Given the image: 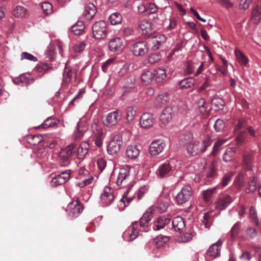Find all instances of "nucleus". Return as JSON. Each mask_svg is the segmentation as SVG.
<instances>
[{
	"instance_id": "1",
	"label": "nucleus",
	"mask_w": 261,
	"mask_h": 261,
	"mask_svg": "<svg viewBox=\"0 0 261 261\" xmlns=\"http://www.w3.org/2000/svg\"><path fill=\"white\" fill-rule=\"evenodd\" d=\"M77 146L71 143L62 148L59 152V159L61 166H68L71 161L72 156L76 152Z\"/></svg>"
},
{
	"instance_id": "2",
	"label": "nucleus",
	"mask_w": 261,
	"mask_h": 261,
	"mask_svg": "<svg viewBox=\"0 0 261 261\" xmlns=\"http://www.w3.org/2000/svg\"><path fill=\"white\" fill-rule=\"evenodd\" d=\"M91 139L95 145L100 148L103 145V140L105 137L102 127L94 121L91 124Z\"/></svg>"
},
{
	"instance_id": "3",
	"label": "nucleus",
	"mask_w": 261,
	"mask_h": 261,
	"mask_svg": "<svg viewBox=\"0 0 261 261\" xmlns=\"http://www.w3.org/2000/svg\"><path fill=\"white\" fill-rule=\"evenodd\" d=\"M117 186L121 188L128 187L133 185L130 182V171L128 166L125 165L119 169L116 180Z\"/></svg>"
},
{
	"instance_id": "4",
	"label": "nucleus",
	"mask_w": 261,
	"mask_h": 261,
	"mask_svg": "<svg viewBox=\"0 0 261 261\" xmlns=\"http://www.w3.org/2000/svg\"><path fill=\"white\" fill-rule=\"evenodd\" d=\"M76 178L77 181L75 182V185L80 188H84L85 186L91 184L93 181V177L84 167L79 169Z\"/></svg>"
},
{
	"instance_id": "5",
	"label": "nucleus",
	"mask_w": 261,
	"mask_h": 261,
	"mask_svg": "<svg viewBox=\"0 0 261 261\" xmlns=\"http://www.w3.org/2000/svg\"><path fill=\"white\" fill-rule=\"evenodd\" d=\"M108 33L106 22L99 20L95 22L92 26V35L96 39H105Z\"/></svg>"
},
{
	"instance_id": "6",
	"label": "nucleus",
	"mask_w": 261,
	"mask_h": 261,
	"mask_svg": "<svg viewBox=\"0 0 261 261\" xmlns=\"http://www.w3.org/2000/svg\"><path fill=\"white\" fill-rule=\"evenodd\" d=\"M117 196V191L108 186L104 188L103 193L100 196V203L102 206H107L111 204Z\"/></svg>"
},
{
	"instance_id": "7",
	"label": "nucleus",
	"mask_w": 261,
	"mask_h": 261,
	"mask_svg": "<svg viewBox=\"0 0 261 261\" xmlns=\"http://www.w3.org/2000/svg\"><path fill=\"white\" fill-rule=\"evenodd\" d=\"M193 191L189 185L184 186L175 197L177 204L181 205L188 202L193 196Z\"/></svg>"
},
{
	"instance_id": "8",
	"label": "nucleus",
	"mask_w": 261,
	"mask_h": 261,
	"mask_svg": "<svg viewBox=\"0 0 261 261\" xmlns=\"http://www.w3.org/2000/svg\"><path fill=\"white\" fill-rule=\"evenodd\" d=\"M83 210V204L78 199H76L72 201L68 204L66 212L69 217L73 218L79 217Z\"/></svg>"
},
{
	"instance_id": "9",
	"label": "nucleus",
	"mask_w": 261,
	"mask_h": 261,
	"mask_svg": "<svg viewBox=\"0 0 261 261\" xmlns=\"http://www.w3.org/2000/svg\"><path fill=\"white\" fill-rule=\"evenodd\" d=\"M122 144V137L118 134L114 135L108 145V153L111 155L116 154L120 151Z\"/></svg>"
},
{
	"instance_id": "10",
	"label": "nucleus",
	"mask_w": 261,
	"mask_h": 261,
	"mask_svg": "<svg viewBox=\"0 0 261 261\" xmlns=\"http://www.w3.org/2000/svg\"><path fill=\"white\" fill-rule=\"evenodd\" d=\"M223 242L219 239L217 242L212 244L205 252V257L210 259L219 257L221 255V250Z\"/></svg>"
},
{
	"instance_id": "11",
	"label": "nucleus",
	"mask_w": 261,
	"mask_h": 261,
	"mask_svg": "<svg viewBox=\"0 0 261 261\" xmlns=\"http://www.w3.org/2000/svg\"><path fill=\"white\" fill-rule=\"evenodd\" d=\"M153 206L149 207L138 221L140 228L142 229V231H146L149 227L150 222L153 218Z\"/></svg>"
},
{
	"instance_id": "12",
	"label": "nucleus",
	"mask_w": 261,
	"mask_h": 261,
	"mask_svg": "<svg viewBox=\"0 0 261 261\" xmlns=\"http://www.w3.org/2000/svg\"><path fill=\"white\" fill-rule=\"evenodd\" d=\"M121 119V113L118 110L108 113L103 121V124L111 127L116 125Z\"/></svg>"
},
{
	"instance_id": "13",
	"label": "nucleus",
	"mask_w": 261,
	"mask_h": 261,
	"mask_svg": "<svg viewBox=\"0 0 261 261\" xmlns=\"http://www.w3.org/2000/svg\"><path fill=\"white\" fill-rule=\"evenodd\" d=\"M233 201V198L227 194H224L215 202V209L223 211L226 209Z\"/></svg>"
},
{
	"instance_id": "14",
	"label": "nucleus",
	"mask_w": 261,
	"mask_h": 261,
	"mask_svg": "<svg viewBox=\"0 0 261 261\" xmlns=\"http://www.w3.org/2000/svg\"><path fill=\"white\" fill-rule=\"evenodd\" d=\"M131 49L135 56H142L148 52V47L146 42L141 41L134 43Z\"/></svg>"
},
{
	"instance_id": "15",
	"label": "nucleus",
	"mask_w": 261,
	"mask_h": 261,
	"mask_svg": "<svg viewBox=\"0 0 261 261\" xmlns=\"http://www.w3.org/2000/svg\"><path fill=\"white\" fill-rule=\"evenodd\" d=\"M165 142L160 139L153 141L149 146V153L156 156L161 153L165 147Z\"/></svg>"
},
{
	"instance_id": "16",
	"label": "nucleus",
	"mask_w": 261,
	"mask_h": 261,
	"mask_svg": "<svg viewBox=\"0 0 261 261\" xmlns=\"http://www.w3.org/2000/svg\"><path fill=\"white\" fill-rule=\"evenodd\" d=\"M254 152L248 151L245 152L243 155V168L248 171L253 170V162L254 159Z\"/></svg>"
},
{
	"instance_id": "17",
	"label": "nucleus",
	"mask_w": 261,
	"mask_h": 261,
	"mask_svg": "<svg viewBox=\"0 0 261 261\" xmlns=\"http://www.w3.org/2000/svg\"><path fill=\"white\" fill-rule=\"evenodd\" d=\"M172 170V166L169 161H167L161 164L156 171L158 177L163 178L169 176Z\"/></svg>"
},
{
	"instance_id": "18",
	"label": "nucleus",
	"mask_w": 261,
	"mask_h": 261,
	"mask_svg": "<svg viewBox=\"0 0 261 261\" xmlns=\"http://www.w3.org/2000/svg\"><path fill=\"white\" fill-rule=\"evenodd\" d=\"M139 231H142V229L140 228L139 222L134 221L132 223V225L128 227L125 232V234H128V240L132 241L138 236Z\"/></svg>"
},
{
	"instance_id": "19",
	"label": "nucleus",
	"mask_w": 261,
	"mask_h": 261,
	"mask_svg": "<svg viewBox=\"0 0 261 261\" xmlns=\"http://www.w3.org/2000/svg\"><path fill=\"white\" fill-rule=\"evenodd\" d=\"M174 114L171 107H166L160 115V120L162 124L166 125L172 119Z\"/></svg>"
},
{
	"instance_id": "20",
	"label": "nucleus",
	"mask_w": 261,
	"mask_h": 261,
	"mask_svg": "<svg viewBox=\"0 0 261 261\" xmlns=\"http://www.w3.org/2000/svg\"><path fill=\"white\" fill-rule=\"evenodd\" d=\"M154 122V118L150 113H144L141 117L140 125L143 128H149L153 126Z\"/></svg>"
},
{
	"instance_id": "21",
	"label": "nucleus",
	"mask_w": 261,
	"mask_h": 261,
	"mask_svg": "<svg viewBox=\"0 0 261 261\" xmlns=\"http://www.w3.org/2000/svg\"><path fill=\"white\" fill-rule=\"evenodd\" d=\"M97 12V9L93 3L87 4L83 13V16L87 20L92 19Z\"/></svg>"
},
{
	"instance_id": "22",
	"label": "nucleus",
	"mask_w": 261,
	"mask_h": 261,
	"mask_svg": "<svg viewBox=\"0 0 261 261\" xmlns=\"http://www.w3.org/2000/svg\"><path fill=\"white\" fill-rule=\"evenodd\" d=\"M170 100V95L167 93H164L158 95L154 101V105L159 108H161L167 105Z\"/></svg>"
},
{
	"instance_id": "23",
	"label": "nucleus",
	"mask_w": 261,
	"mask_h": 261,
	"mask_svg": "<svg viewBox=\"0 0 261 261\" xmlns=\"http://www.w3.org/2000/svg\"><path fill=\"white\" fill-rule=\"evenodd\" d=\"M139 28L142 31V34L146 36V37H150L152 33V24L148 21L143 20L139 22Z\"/></svg>"
},
{
	"instance_id": "24",
	"label": "nucleus",
	"mask_w": 261,
	"mask_h": 261,
	"mask_svg": "<svg viewBox=\"0 0 261 261\" xmlns=\"http://www.w3.org/2000/svg\"><path fill=\"white\" fill-rule=\"evenodd\" d=\"M133 186V185H132L127 188L120 200V202L123 203L124 207L127 206L135 198L134 192L132 190Z\"/></svg>"
},
{
	"instance_id": "25",
	"label": "nucleus",
	"mask_w": 261,
	"mask_h": 261,
	"mask_svg": "<svg viewBox=\"0 0 261 261\" xmlns=\"http://www.w3.org/2000/svg\"><path fill=\"white\" fill-rule=\"evenodd\" d=\"M76 71L71 67L65 65L63 73V81L64 83L69 84L73 77L76 76Z\"/></svg>"
},
{
	"instance_id": "26",
	"label": "nucleus",
	"mask_w": 261,
	"mask_h": 261,
	"mask_svg": "<svg viewBox=\"0 0 261 261\" xmlns=\"http://www.w3.org/2000/svg\"><path fill=\"white\" fill-rule=\"evenodd\" d=\"M170 219L166 216L159 217L156 221L154 222L153 229L154 230H159L163 228L166 225L169 224Z\"/></svg>"
},
{
	"instance_id": "27",
	"label": "nucleus",
	"mask_w": 261,
	"mask_h": 261,
	"mask_svg": "<svg viewBox=\"0 0 261 261\" xmlns=\"http://www.w3.org/2000/svg\"><path fill=\"white\" fill-rule=\"evenodd\" d=\"M167 38L163 34H158L154 36L151 40L152 44V49L153 50H156L160 48L162 44L165 42Z\"/></svg>"
},
{
	"instance_id": "28",
	"label": "nucleus",
	"mask_w": 261,
	"mask_h": 261,
	"mask_svg": "<svg viewBox=\"0 0 261 261\" xmlns=\"http://www.w3.org/2000/svg\"><path fill=\"white\" fill-rule=\"evenodd\" d=\"M140 153L139 149L136 145H129L126 150V155L129 159H135L137 158Z\"/></svg>"
},
{
	"instance_id": "29",
	"label": "nucleus",
	"mask_w": 261,
	"mask_h": 261,
	"mask_svg": "<svg viewBox=\"0 0 261 261\" xmlns=\"http://www.w3.org/2000/svg\"><path fill=\"white\" fill-rule=\"evenodd\" d=\"M212 143V140L209 135L206 136L200 143L197 141L198 147L199 150V154L204 152Z\"/></svg>"
},
{
	"instance_id": "30",
	"label": "nucleus",
	"mask_w": 261,
	"mask_h": 261,
	"mask_svg": "<svg viewBox=\"0 0 261 261\" xmlns=\"http://www.w3.org/2000/svg\"><path fill=\"white\" fill-rule=\"evenodd\" d=\"M89 148V144L86 142H83L79 147H77L76 152L79 159H83L88 153Z\"/></svg>"
},
{
	"instance_id": "31",
	"label": "nucleus",
	"mask_w": 261,
	"mask_h": 261,
	"mask_svg": "<svg viewBox=\"0 0 261 261\" xmlns=\"http://www.w3.org/2000/svg\"><path fill=\"white\" fill-rule=\"evenodd\" d=\"M173 228L175 231H179L185 227L184 219L179 216L175 217L172 222Z\"/></svg>"
},
{
	"instance_id": "32",
	"label": "nucleus",
	"mask_w": 261,
	"mask_h": 261,
	"mask_svg": "<svg viewBox=\"0 0 261 261\" xmlns=\"http://www.w3.org/2000/svg\"><path fill=\"white\" fill-rule=\"evenodd\" d=\"M109 47L111 51H117L122 47V42L120 38L112 39L109 43Z\"/></svg>"
},
{
	"instance_id": "33",
	"label": "nucleus",
	"mask_w": 261,
	"mask_h": 261,
	"mask_svg": "<svg viewBox=\"0 0 261 261\" xmlns=\"http://www.w3.org/2000/svg\"><path fill=\"white\" fill-rule=\"evenodd\" d=\"M187 151L191 155H196L199 154L197 141H190L187 145Z\"/></svg>"
},
{
	"instance_id": "34",
	"label": "nucleus",
	"mask_w": 261,
	"mask_h": 261,
	"mask_svg": "<svg viewBox=\"0 0 261 261\" xmlns=\"http://www.w3.org/2000/svg\"><path fill=\"white\" fill-rule=\"evenodd\" d=\"M85 29L84 22L82 21H77L75 24L70 28V31L75 35H80L83 34Z\"/></svg>"
},
{
	"instance_id": "35",
	"label": "nucleus",
	"mask_w": 261,
	"mask_h": 261,
	"mask_svg": "<svg viewBox=\"0 0 261 261\" xmlns=\"http://www.w3.org/2000/svg\"><path fill=\"white\" fill-rule=\"evenodd\" d=\"M217 187H215L210 189L204 190L202 192L203 200L206 203H211L213 195L216 193V190Z\"/></svg>"
},
{
	"instance_id": "36",
	"label": "nucleus",
	"mask_w": 261,
	"mask_h": 261,
	"mask_svg": "<svg viewBox=\"0 0 261 261\" xmlns=\"http://www.w3.org/2000/svg\"><path fill=\"white\" fill-rule=\"evenodd\" d=\"M234 54L238 62L242 65L245 66L248 62V58L239 49L236 48Z\"/></svg>"
},
{
	"instance_id": "37",
	"label": "nucleus",
	"mask_w": 261,
	"mask_h": 261,
	"mask_svg": "<svg viewBox=\"0 0 261 261\" xmlns=\"http://www.w3.org/2000/svg\"><path fill=\"white\" fill-rule=\"evenodd\" d=\"M59 121L55 118L51 116L46 119L43 123L40 125L38 127H42L47 128L51 127H54L57 125Z\"/></svg>"
},
{
	"instance_id": "38",
	"label": "nucleus",
	"mask_w": 261,
	"mask_h": 261,
	"mask_svg": "<svg viewBox=\"0 0 261 261\" xmlns=\"http://www.w3.org/2000/svg\"><path fill=\"white\" fill-rule=\"evenodd\" d=\"M13 15L16 17H24L28 14L27 10L22 6H17L12 12Z\"/></svg>"
},
{
	"instance_id": "39",
	"label": "nucleus",
	"mask_w": 261,
	"mask_h": 261,
	"mask_svg": "<svg viewBox=\"0 0 261 261\" xmlns=\"http://www.w3.org/2000/svg\"><path fill=\"white\" fill-rule=\"evenodd\" d=\"M195 80L192 77L185 78L179 82V85L181 89L191 88L194 85Z\"/></svg>"
},
{
	"instance_id": "40",
	"label": "nucleus",
	"mask_w": 261,
	"mask_h": 261,
	"mask_svg": "<svg viewBox=\"0 0 261 261\" xmlns=\"http://www.w3.org/2000/svg\"><path fill=\"white\" fill-rule=\"evenodd\" d=\"M154 79L157 82H160L166 77V71L162 68H158L154 71Z\"/></svg>"
},
{
	"instance_id": "41",
	"label": "nucleus",
	"mask_w": 261,
	"mask_h": 261,
	"mask_svg": "<svg viewBox=\"0 0 261 261\" xmlns=\"http://www.w3.org/2000/svg\"><path fill=\"white\" fill-rule=\"evenodd\" d=\"M236 152V148L234 147H229L228 148L223 156V160L225 162H230L232 160V159L234 155Z\"/></svg>"
},
{
	"instance_id": "42",
	"label": "nucleus",
	"mask_w": 261,
	"mask_h": 261,
	"mask_svg": "<svg viewBox=\"0 0 261 261\" xmlns=\"http://www.w3.org/2000/svg\"><path fill=\"white\" fill-rule=\"evenodd\" d=\"M141 78L145 85H148L154 79L153 73L149 70L145 71L141 74Z\"/></svg>"
},
{
	"instance_id": "43",
	"label": "nucleus",
	"mask_w": 261,
	"mask_h": 261,
	"mask_svg": "<svg viewBox=\"0 0 261 261\" xmlns=\"http://www.w3.org/2000/svg\"><path fill=\"white\" fill-rule=\"evenodd\" d=\"M109 20L112 25H116L122 22V17L119 13L115 12L109 16Z\"/></svg>"
},
{
	"instance_id": "44",
	"label": "nucleus",
	"mask_w": 261,
	"mask_h": 261,
	"mask_svg": "<svg viewBox=\"0 0 261 261\" xmlns=\"http://www.w3.org/2000/svg\"><path fill=\"white\" fill-rule=\"evenodd\" d=\"M125 112L127 122L128 123L132 122L136 115L135 108L132 106L128 107L126 108Z\"/></svg>"
},
{
	"instance_id": "45",
	"label": "nucleus",
	"mask_w": 261,
	"mask_h": 261,
	"mask_svg": "<svg viewBox=\"0 0 261 261\" xmlns=\"http://www.w3.org/2000/svg\"><path fill=\"white\" fill-rule=\"evenodd\" d=\"M251 19L256 24L261 20V8L259 6H256L253 10Z\"/></svg>"
},
{
	"instance_id": "46",
	"label": "nucleus",
	"mask_w": 261,
	"mask_h": 261,
	"mask_svg": "<svg viewBox=\"0 0 261 261\" xmlns=\"http://www.w3.org/2000/svg\"><path fill=\"white\" fill-rule=\"evenodd\" d=\"M167 241V237L166 236L160 235L155 238L153 240L156 248L159 249L163 247L164 245Z\"/></svg>"
},
{
	"instance_id": "47",
	"label": "nucleus",
	"mask_w": 261,
	"mask_h": 261,
	"mask_svg": "<svg viewBox=\"0 0 261 261\" xmlns=\"http://www.w3.org/2000/svg\"><path fill=\"white\" fill-rule=\"evenodd\" d=\"M232 175V173L230 172L225 174L222 178L221 184H219L216 187L222 188L226 187L231 180Z\"/></svg>"
},
{
	"instance_id": "48",
	"label": "nucleus",
	"mask_w": 261,
	"mask_h": 261,
	"mask_svg": "<svg viewBox=\"0 0 261 261\" xmlns=\"http://www.w3.org/2000/svg\"><path fill=\"white\" fill-rule=\"evenodd\" d=\"M85 90L84 89H80L77 94L70 102L69 106H75L77 103H78L80 102V100L82 99L83 95L85 93Z\"/></svg>"
},
{
	"instance_id": "49",
	"label": "nucleus",
	"mask_w": 261,
	"mask_h": 261,
	"mask_svg": "<svg viewBox=\"0 0 261 261\" xmlns=\"http://www.w3.org/2000/svg\"><path fill=\"white\" fill-rule=\"evenodd\" d=\"M28 142L33 145H36L39 144L42 140V137L40 135H29L27 137Z\"/></svg>"
},
{
	"instance_id": "50",
	"label": "nucleus",
	"mask_w": 261,
	"mask_h": 261,
	"mask_svg": "<svg viewBox=\"0 0 261 261\" xmlns=\"http://www.w3.org/2000/svg\"><path fill=\"white\" fill-rule=\"evenodd\" d=\"M257 178L255 176L251 179L248 182V187L246 189L247 193H251L254 192L257 188Z\"/></svg>"
},
{
	"instance_id": "51",
	"label": "nucleus",
	"mask_w": 261,
	"mask_h": 261,
	"mask_svg": "<svg viewBox=\"0 0 261 261\" xmlns=\"http://www.w3.org/2000/svg\"><path fill=\"white\" fill-rule=\"evenodd\" d=\"M245 177L242 173H239L236 177L234 184L237 188H241L245 185Z\"/></svg>"
},
{
	"instance_id": "52",
	"label": "nucleus",
	"mask_w": 261,
	"mask_h": 261,
	"mask_svg": "<svg viewBox=\"0 0 261 261\" xmlns=\"http://www.w3.org/2000/svg\"><path fill=\"white\" fill-rule=\"evenodd\" d=\"M70 173L71 171L70 170H66V171L61 172L60 174H58L56 175L64 184L70 178Z\"/></svg>"
},
{
	"instance_id": "53",
	"label": "nucleus",
	"mask_w": 261,
	"mask_h": 261,
	"mask_svg": "<svg viewBox=\"0 0 261 261\" xmlns=\"http://www.w3.org/2000/svg\"><path fill=\"white\" fill-rule=\"evenodd\" d=\"M224 142L219 140L217 141L214 145L212 151H211L210 155L213 156H216L218 155L221 148V146Z\"/></svg>"
},
{
	"instance_id": "54",
	"label": "nucleus",
	"mask_w": 261,
	"mask_h": 261,
	"mask_svg": "<svg viewBox=\"0 0 261 261\" xmlns=\"http://www.w3.org/2000/svg\"><path fill=\"white\" fill-rule=\"evenodd\" d=\"M165 19V14L161 12L158 13L156 16L152 18V21L154 23L159 25H162Z\"/></svg>"
},
{
	"instance_id": "55",
	"label": "nucleus",
	"mask_w": 261,
	"mask_h": 261,
	"mask_svg": "<svg viewBox=\"0 0 261 261\" xmlns=\"http://www.w3.org/2000/svg\"><path fill=\"white\" fill-rule=\"evenodd\" d=\"M19 79L21 81L22 85H28L33 83L34 81V80L31 76L30 74L26 73L19 75Z\"/></svg>"
},
{
	"instance_id": "56",
	"label": "nucleus",
	"mask_w": 261,
	"mask_h": 261,
	"mask_svg": "<svg viewBox=\"0 0 261 261\" xmlns=\"http://www.w3.org/2000/svg\"><path fill=\"white\" fill-rule=\"evenodd\" d=\"M55 49L56 48L53 43H50L48 46L46 51V54L49 58L51 59L54 58L56 54Z\"/></svg>"
},
{
	"instance_id": "57",
	"label": "nucleus",
	"mask_w": 261,
	"mask_h": 261,
	"mask_svg": "<svg viewBox=\"0 0 261 261\" xmlns=\"http://www.w3.org/2000/svg\"><path fill=\"white\" fill-rule=\"evenodd\" d=\"M20 57H21V58H20L21 60H23L25 59V60H28L29 61H33V62H37L38 60L37 57H36L32 54H30L28 52H25V51L22 52L21 54Z\"/></svg>"
},
{
	"instance_id": "58",
	"label": "nucleus",
	"mask_w": 261,
	"mask_h": 261,
	"mask_svg": "<svg viewBox=\"0 0 261 261\" xmlns=\"http://www.w3.org/2000/svg\"><path fill=\"white\" fill-rule=\"evenodd\" d=\"M240 227V222H237L231 228L230 231V235L232 239H234L238 234Z\"/></svg>"
},
{
	"instance_id": "59",
	"label": "nucleus",
	"mask_w": 261,
	"mask_h": 261,
	"mask_svg": "<svg viewBox=\"0 0 261 261\" xmlns=\"http://www.w3.org/2000/svg\"><path fill=\"white\" fill-rule=\"evenodd\" d=\"M42 9L44 13L48 15L53 12V6L51 4L48 2H44L42 4Z\"/></svg>"
},
{
	"instance_id": "60",
	"label": "nucleus",
	"mask_w": 261,
	"mask_h": 261,
	"mask_svg": "<svg viewBox=\"0 0 261 261\" xmlns=\"http://www.w3.org/2000/svg\"><path fill=\"white\" fill-rule=\"evenodd\" d=\"M214 126L217 132H220L224 128L225 123L223 120L218 119L216 121Z\"/></svg>"
},
{
	"instance_id": "61",
	"label": "nucleus",
	"mask_w": 261,
	"mask_h": 261,
	"mask_svg": "<svg viewBox=\"0 0 261 261\" xmlns=\"http://www.w3.org/2000/svg\"><path fill=\"white\" fill-rule=\"evenodd\" d=\"M158 7L154 4H148L147 5L146 15H150L157 13Z\"/></svg>"
},
{
	"instance_id": "62",
	"label": "nucleus",
	"mask_w": 261,
	"mask_h": 261,
	"mask_svg": "<svg viewBox=\"0 0 261 261\" xmlns=\"http://www.w3.org/2000/svg\"><path fill=\"white\" fill-rule=\"evenodd\" d=\"M246 236L250 239H253L257 235V232L254 228L249 227L245 230Z\"/></svg>"
},
{
	"instance_id": "63",
	"label": "nucleus",
	"mask_w": 261,
	"mask_h": 261,
	"mask_svg": "<svg viewBox=\"0 0 261 261\" xmlns=\"http://www.w3.org/2000/svg\"><path fill=\"white\" fill-rule=\"evenodd\" d=\"M161 59V55L160 53H156L151 54L148 57V62L151 64L158 62Z\"/></svg>"
},
{
	"instance_id": "64",
	"label": "nucleus",
	"mask_w": 261,
	"mask_h": 261,
	"mask_svg": "<svg viewBox=\"0 0 261 261\" xmlns=\"http://www.w3.org/2000/svg\"><path fill=\"white\" fill-rule=\"evenodd\" d=\"M202 222L206 228H210L212 224V218L209 213L204 214Z\"/></svg>"
}]
</instances>
